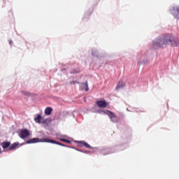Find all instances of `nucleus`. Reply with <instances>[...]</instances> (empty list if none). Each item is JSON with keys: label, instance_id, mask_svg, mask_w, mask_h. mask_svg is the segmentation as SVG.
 Wrapping results in <instances>:
<instances>
[{"label": "nucleus", "instance_id": "nucleus-12", "mask_svg": "<svg viewBox=\"0 0 179 179\" xmlns=\"http://www.w3.org/2000/svg\"><path fill=\"white\" fill-rule=\"evenodd\" d=\"M82 89L85 90V92H89V84H87V82L82 83Z\"/></svg>", "mask_w": 179, "mask_h": 179}, {"label": "nucleus", "instance_id": "nucleus-3", "mask_svg": "<svg viewBox=\"0 0 179 179\" xmlns=\"http://www.w3.org/2000/svg\"><path fill=\"white\" fill-rule=\"evenodd\" d=\"M53 143L55 145H59V146H63L64 148H69L72 149V147L66 145L59 142L55 141V140H50L48 138H33L26 141L27 145L30 143Z\"/></svg>", "mask_w": 179, "mask_h": 179}, {"label": "nucleus", "instance_id": "nucleus-24", "mask_svg": "<svg viewBox=\"0 0 179 179\" xmlns=\"http://www.w3.org/2000/svg\"><path fill=\"white\" fill-rule=\"evenodd\" d=\"M0 153H1V148H0Z\"/></svg>", "mask_w": 179, "mask_h": 179}, {"label": "nucleus", "instance_id": "nucleus-19", "mask_svg": "<svg viewBox=\"0 0 179 179\" xmlns=\"http://www.w3.org/2000/svg\"><path fill=\"white\" fill-rule=\"evenodd\" d=\"M21 93H22V94H24V96H30V93L25 92V91H22Z\"/></svg>", "mask_w": 179, "mask_h": 179}, {"label": "nucleus", "instance_id": "nucleus-8", "mask_svg": "<svg viewBox=\"0 0 179 179\" xmlns=\"http://www.w3.org/2000/svg\"><path fill=\"white\" fill-rule=\"evenodd\" d=\"M96 104L100 108H106L107 107V102L106 101H97Z\"/></svg>", "mask_w": 179, "mask_h": 179}, {"label": "nucleus", "instance_id": "nucleus-5", "mask_svg": "<svg viewBox=\"0 0 179 179\" xmlns=\"http://www.w3.org/2000/svg\"><path fill=\"white\" fill-rule=\"evenodd\" d=\"M169 13L175 19L179 20V6L178 5H173L169 8Z\"/></svg>", "mask_w": 179, "mask_h": 179}, {"label": "nucleus", "instance_id": "nucleus-11", "mask_svg": "<svg viewBox=\"0 0 179 179\" xmlns=\"http://www.w3.org/2000/svg\"><path fill=\"white\" fill-rule=\"evenodd\" d=\"M1 146H2L3 149H8V148H9V146H10V142L4 141V142L1 143Z\"/></svg>", "mask_w": 179, "mask_h": 179}, {"label": "nucleus", "instance_id": "nucleus-1", "mask_svg": "<svg viewBox=\"0 0 179 179\" xmlns=\"http://www.w3.org/2000/svg\"><path fill=\"white\" fill-rule=\"evenodd\" d=\"M151 45L153 50H160L168 45L178 47L179 40L173 34H163L152 40Z\"/></svg>", "mask_w": 179, "mask_h": 179}, {"label": "nucleus", "instance_id": "nucleus-15", "mask_svg": "<svg viewBox=\"0 0 179 179\" xmlns=\"http://www.w3.org/2000/svg\"><path fill=\"white\" fill-rule=\"evenodd\" d=\"M41 115H38L36 117L34 118L35 122L37 124H41Z\"/></svg>", "mask_w": 179, "mask_h": 179}, {"label": "nucleus", "instance_id": "nucleus-4", "mask_svg": "<svg viewBox=\"0 0 179 179\" xmlns=\"http://www.w3.org/2000/svg\"><path fill=\"white\" fill-rule=\"evenodd\" d=\"M98 113L99 114H106L109 117V120H110L111 122L113 124H117L118 122V116L115 115V113L111 112L110 110H98Z\"/></svg>", "mask_w": 179, "mask_h": 179}, {"label": "nucleus", "instance_id": "nucleus-17", "mask_svg": "<svg viewBox=\"0 0 179 179\" xmlns=\"http://www.w3.org/2000/svg\"><path fill=\"white\" fill-rule=\"evenodd\" d=\"M147 62H148V59H145L144 60L141 59L140 61H138V65H142V64H146Z\"/></svg>", "mask_w": 179, "mask_h": 179}, {"label": "nucleus", "instance_id": "nucleus-21", "mask_svg": "<svg viewBox=\"0 0 179 179\" xmlns=\"http://www.w3.org/2000/svg\"><path fill=\"white\" fill-rule=\"evenodd\" d=\"M76 83H79L78 81H71V85H76Z\"/></svg>", "mask_w": 179, "mask_h": 179}, {"label": "nucleus", "instance_id": "nucleus-2", "mask_svg": "<svg viewBox=\"0 0 179 179\" xmlns=\"http://www.w3.org/2000/svg\"><path fill=\"white\" fill-rule=\"evenodd\" d=\"M128 148V145L123 144L122 145H117L113 148H107L106 147H103L99 148L97 147L94 148L95 150L92 151V153H95V152H99L103 156H106V155H111V153H116V152H120L121 150H124Z\"/></svg>", "mask_w": 179, "mask_h": 179}, {"label": "nucleus", "instance_id": "nucleus-23", "mask_svg": "<svg viewBox=\"0 0 179 179\" xmlns=\"http://www.w3.org/2000/svg\"><path fill=\"white\" fill-rule=\"evenodd\" d=\"M9 44L10 45H12V41H10Z\"/></svg>", "mask_w": 179, "mask_h": 179}, {"label": "nucleus", "instance_id": "nucleus-18", "mask_svg": "<svg viewBox=\"0 0 179 179\" xmlns=\"http://www.w3.org/2000/svg\"><path fill=\"white\" fill-rule=\"evenodd\" d=\"M59 141H61V142H65V143H71V141L66 138H59Z\"/></svg>", "mask_w": 179, "mask_h": 179}, {"label": "nucleus", "instance_id": "nucleus-20", "mask_svg": "<svg viewBox=\"0 0 179 179\" xmlns=\"http://www.w3.org/2000/svg\"><path fill=\"white\" fill-rule=\"evenodd\" d=\"M80 72V70L79 69H76L72 71V73H79Z\"/></svg>", "mask_w": 179, "mask_h": 179}, {"label": "nucleus", "instance_id": "nucleus-14", "mask_svg": "<svg viewBox=\"0 0 179 179\" xmlns=\"http://www.w3.org/2000/svg\"><path fill=\"white\" fill-rule=\"evenodd\" d=\"M19 146V143H13L11 145H10L8 150H15Z\"/></svg>", "mask_w": 179, "mask_h": 179}, {"label": "nucleus", "instance_id": "nucleus-9", "mask_svg": "<svg viewBox=\"0 0 179 179\" xmlns=\"http://www.w3.org/2000/svg\"><path fill=\"white\" fill-rule=\"evenodd\" d=\"M92 55L94 58H100V53L99 52V50L96 48H92Z\"/></svg>", "mask_w": 179, "mask_h": 179}, {"label": "nucleus", "instance_id": "nucleus-6", "mask_svg": "<svg viewBox=\"0 0 179 179\" xmlns=\"http://www.w3.org/2000/svg\"><path fill=\"white\" fill-rule=\"evenodd\" d=\"M76 143H78L80 148H86L87 149H94V148L90 146L89 143H86L85 141H76Z\"/></svg>", "mask_w": 179, "mask_h": 179}, {"label": "nucleus", "instance_id": "nucleus-16", "mask_svg": "<svg viewBox=\"0 0 179 179\" xmlns=\"http://www.w3.org/2000/svg\"><path fill=\"white\" fill-rule=\"evenodd\" d=\"M72 149H75V150H77L78 152H80L81 153H85V155H89V153H90V151L79 150L74 147H72Z\"/></svg>", "mask_w": 179, "mask_h": 179}, {"label": "nucleus", "instance_id": "nucleus-7", "mask_svg": "<svg viewBox=\"0 0 179 179\" xmlns=\"http://www.w3.org/2000/svg\"><path fill=\"white\" fill-rule=\"evenodd\" d=\"M30 136V131L29 130L24 129L20 131L19 136L21 138V139H25V138H27V136Z\"/></svg>", "mask_w": 179, "mask_h": 179}, {"label": "nucleus", "instance_id": "nucleus-10", "mask_svg": "<svg viewBox=\"0 0 179 179\" xmlns=\"http://www.w3.org/2000/svg\"><path fill=\"white\" fill-rule=\"evenodd\" d=\"M125 87V83L122 81H119L116 86V90H120V89H124Z\"/></svg>", "mask_w": 179, "mask_h": 179}, {"label": "nucleus", "instance_id": "nucleus-13", "mask_svg": "<svg viewBox=\"0 0 179 179\" xmlns=\"http://www.w3.org/2000/svg\"><path fill=\"white\" fill-rule=\"evenodd\" d=\"M52 113V108L48 107L45 109V115H51Z\"/></svg>", "mask_w": 179, "mask_h": 179}, {"label": "nucleus", "instance_id": "nucleus-22", "mask_svg": "<svg viewBox=\"0 0 179 179\" xmlns=\"http://www.w3.org/2000/svg\"><path fill=\"white\" fill-rule=\"evenodd\" d=\"M91 14H92V13H90L89 14H87V15L85 13V16H87V17H89V16H90Z\"/></svg>", "mask_w": 179, "mask_h": 179}]
</instances>
